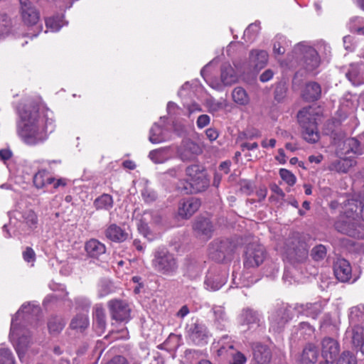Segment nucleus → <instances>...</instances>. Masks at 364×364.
I'll return each instance as SVG.
<instances>
[{"label": "nucleus", "mask_w": 364, "mask_h": 364, "mask_svg": "<svg viewBox=\"0 0 364 364\" xmlns=\"http://www.w3.org/2000/svg\"><path fill=\"white\" fill-rule=\"evenodd\" d=\"M18 114V134L28 145H36L44 141L48 137V133L54 131L53 112L39 105L28 103L22 107H19Z\"/></svg>", "instance_id": "f257e3e1"}, {"label": "nucleus", "mask_w": 364, "mask_h": 364, "mask_svg": "<svg viewBox=\"0 0 364 364\" xmlns=\"http://www.w3.org/2000/svg\"><path fill=\"white\" fill-rule=\"evenodd\" d=\"M40 307L31 304H23L11 319L10 339L13 342L19 359L22 361L26 355L35 354L33 339L29 330L21 324V320H27L30 315L38 314Z\"/></svg>", "instance_id": "f03ea898"}, {"label": "nucleus", "mask_w": 364, "mask_h": 364, "mask_svg": "<svg viewBox=\"0 0 364 364\" xmlns=\"http://www.w3.org/2000/svg\"><path fill=\"white\" fill-rule=\"evenodd\" d=\"M317 113L312 107H304L297 114L299 124L302 127L303 137L309 143H316L319 139L316 127Z\"/></svg>", "instance_id": "7ed1b4c3"}, {"label": "nucleus", "mask_w": 364, "mask_h": 364, "mask_svg": "<svg viewBox=\"0 0 364 364\" xmlns=\"http://www.w3.org/2000/svg\"><path fill=\"white\" fill-rule=\"evenodd\" d=\"M151 265L156 272L165 276L175 275L178 269L177 258L164 248L154 252Z\"/></svg>", "instance_id": "20e7f679"}, {"label": "nucleus", "mask_w": 364, "mask_h": 364, "mask_svg": "<svg viewBox=\"0 0 364 364\" xmlns=\"http://www.w3.org/2000/svg\"><path fill=\"white\" fill-rule=\"evenodd\" d=\"M238 247V242L232 239H215L209 246V255L216 262L230 259Z\"/></svg>", "instance_id": "39448f33"}, {"label": "nucleus", "mask_w": 364, "mask_h": 364, "mask_svg": "<svg viewBox=\"0 0 364 364\" xmlns=\"http://www.w3.org/2000/svg\"><path fill=\"white\" fill-rule=\"evenodd\" d=\"M188 339L197 346H203L208 343L210 332L206 326L201 321H192L186 326Z\"/></svg>", "instance_id": "423d86ee"}, {"label": "nucleus", "mask_w": 364, "mask_h": 364, "mask_svg": "<svg viewBox=\"0 0 364 364\" xmlns=\"http://www.w3.org/2000/svg\"><path fill=\"white\" fill-rule=\"evenodd\" d=\"M266 257L264 247L258 243L249 244L245 249L243 264L246 268L259 267Z\"/></svg>", "instance_id": "0eeeda50"}, {"label": "nucleus", "mask_w": 364, "mask_h": 364, "mask_svg": "<svg viewBox=\"0 0 364 364\" xmlns=\"http://www.w3.org/2000/svg\"><path fill=\"white\" fill-rule=\"evenodd\" d=\"M107 306L112 319L119 322L129 320L131 309L125 301L113 299L108 302Z\"/></svg>", "instance_id": "6e6552de"}, {"label": "nucleus", "mask_w": 364, "mask_h": 364, "mask_svg": "<svg viewBox=\"0 0 364 364\" xmlns=\"http://www.w3.org/2000/svg\"><path fill=\"white\" fill-rule=\"evenodd\" d=\"M20 14L24 24L28 26H35L40 19L38 9L29 0H19Z\"/></svg>", "instance_id": "1a4fd4ad"}, {"label": "nucleus", "mask_w": 364, "mask_h": 364, "mask_svg": "<svg viewBox=\"0 0 364 364\" xmlns=\"http://www.w3.org/2000/svg\"><path fill=\"white\" fill-rule=\"evenodd\" d=\"M295 52H301L304 55V68L308 72H311L318 67L320 59L316 50L312 47L299 44L295 48Z\"/></svg>", "instance_id": "9d476101"}, {"label": "nucleus", "mask_w": 364, "mask_h": 364, "mask_svg": "<svg viewBox=\"0 0 364 364\" xmlns=\"http://www.w3.org/2000/svg\"><path fill=\"white\" fill-rule=\"evenodd\" d=\"M287 246L286 254L290 259L301 262L306 258L308 250L306 243L293 238L288 240Z\"/></svg>", "instance_id": "9b49d317"}, {"label": "nucleus", "mask_w": 364, "mask_h": 364, "mask_svg": "<svg viewBox=\"0 0 364 364\" xmlns=\"http://www.w3.org/2000/svg\"><path fill=\"white\" fill-rule=\"evenodd\" d=\"M237 79L234 68L229 63H225L220 68V82L217 81L210 82V85L217 90H220L223 85H230L235 82Z\"/></svg>", "instance_id": "f8f14e48"}, {"label": "nucleus", "mask_w": 364, "mask_h": 364, "mask_svg": "<svg viewBox=\"0 0 364 364\" xmlns=\"http://www.w3.org/2000/svg\"><path fill=\"white\" fill-rule=\"evenodd\" d=\"M321 350L322 357L332 363L341 350L340 344L335 338L325 337L321 342Z\"/></svg>", "instance_id": "ddd939ff"}, {"label": "nucleus", "mask_w": 364, "mask_h": 364, "mask_svg": "<svg viewBox=\"0 0 364 364\" xmlns=\"http://www.w3.org/2000/svg\"><path fill=\"white\" fill-rule=\"evenodd\" d=\"M200 152L198 144L191 140L183 141L177 150L178 156L183 161L193 160Z\"/></svg>", "instance_id": "4468645a"}, {"label": "nucleus", "mask_w": 364, "mask_h": 364, "mask_svg": "<svg viewBox=\"0 0 364 364\" xmlns=\"http://www.w3.org/2000/svg\"><path fill=\"white\" fill-rule=\"evenodd\" d=\"M325 305L326 303L321 301H318L314 303H307L306 304H296L294 309L298 314L304 315L312 318H316L323 311Z\"/></svg>", "instance_id": "2eb2a0df"}, {"label": "nucleus", "mask_w": 364, "mask_h": 364, "mask_svg": "<svg viewBox=\"0 0 364 364\" xmlns=\"http://www.w3.org/2000/svg\"><path fill=\"white\" fill-rule=\"evenodd\" d=\"M291 318L290 307L284 306L272 314L269 318L271 324L270 328H272L274 331H278Z\"/></svg>", "instance_id": "dca6fc26"}, {"label": "nucleus", "mask_w": 364, "mask_h": 364, "mask_svg": "<svg viewBox=\"0 0 364 364\" xmlns=\"http://www.w3.org/2000/svg\"><path fill=\"white\" fill-rule=\"evenodd\" d=\"M200 201L196 198L181 200L178 203V214L182 218H191L200 208Z\"/></svg>", "instance_id": "f3484780"}, {"label": "nucleus", "mask_w": 364, "mask_h": 364, "mask_svg": "<svg viewBox=\"0 0 364 364\" xmlns=\"http://www.w3.org/2000/svg\"><path fill=\"white\" fill-rule=\"evenodd\" d=\"M85 250L87 256L93 259L100 260L106 254L105 245L97 239H90L87 241Z\"/></svg>", "instance_id": "a211bd4d"}, {"label": "nucleus", "mask_w": 364, "mask_h": 364, "mask_svg": "<svg viewBox=\"0 0 364 364\" xmlns=\"http://www.w3.org/2000/svg\"><path fill=\"white\" fill-rule=\"evenodd\" d=\"M253 359L257 364H269L272 359V351L269 346L259 343L252 346Z\"/></svg>", "instance_id": "6ab92c4d"}, {"label": "nucleus", "mask_w": 364, "mask_h": 364, "mask_svg": "<svg viewBox=\"0 0 364 364\" xmlns=\"http://www.w3.org/2000/svg\"><path fill=\"white\" fill-rule=\"evenodd\" d=\"M333 272L336 277L342 282H348L351 277V267L345 259H338L333 265Z\"/></svg>", "instance_id": "aec40b11"}, {"label": "nucleus", "mask_w": 364, "mask_h": 364, "mask_svg": "<svg viewBox=\"0 0 364 364\" xmlns=\"http://www.w3.org/2000/svg\"><path fill=\"white\" fill-rule=\"evenodd\" d=\"M193 230L196 233L203 239L208 240L213 234V226L208 218H197L193 224Z\"/></svg>", "instance_id": "412c9836"}, {"label": "nucleus", "mask_w": 364, "mask_h": 364, "mask_svg": "<svg viewBox=\"0 0 364 364\" xmlns=\"http://www.w3.org/2000/svg\"><path fill=\"white\" fill-rule=\"evenodd\" d=\"M173 151L171 146H165L152 150L149 154V159L155 164H163L173 157Z\"/></svg>", "instance_id": "4be33fe9"}, {"label": "nucleus", "mask_w": 364, "mask_h": 364, "mask_svg": "<svg viewBox=\"0 0 364 364\" xmlns=\"http://www.w3.org/2000/svg\"><path fill=\"white\" fill-rule=\"evenodd\" d=\"M168 139V131L159 123H154L149 131V141L152 144H159Z\"/></svg>", "instance_id": "5701e85b"}, {"label": "nucleus", "mask_w": 364, "mask_h": 364, "mask_svg": "<svg viewBox=\"0 0 364 364\" xmlns=\"http://www.w3.org/2000/svg\"><path fill=\"white\" fill-rule=\"evenodd\" d=\"M94 325L97 333H102L106 328V314L102 305H96L93 312Z\"/></svg>", "instance_id": "b1692460"}, {"label": "nucleus", "mask_w": 364, "mask_h": 364, "mask_svg": "<svg viewBox=\"0 0 364 364\" xmlns=\"http://www.w3.org/2000/svg\"><path fill=\"white\" fill-rule=\"evenodd\" d=\"M105 235L110 240L117 242H124L129 237V233L115 224L107 228Z\"/></svg>", "instance_id": "393cba45"}, {"label": "nucleus", "mask_w": 364, "mask_h": 364, "mask_svg": "<svg viewBox=\"0 0 364 364\" xmlns=\"http://www.w3.org/2000/svg\"><path fill=\"white\" fill-rule=\"evenodd\" d=\"M343 208L348 215L353 213L359 216L363 213L364 203L363 201L358 200L357 198H351L343 203Z\"/></svg>", "instance_id": "a878e982"}, {"label": "nucleus", "mask_w": 364, "mask_h": 364, "mask_svg": "<svg viewBox=\"0 0 364 364\" xmlns=\"http://www.w3.org/2000/svg\"><path fill=\"white\" fill-rule=\"evenodd\" d=\"M226 275H215L209 274L204 282L205 287L210 291H216L220 289L226 282Z\"/></svg>", "instance_id": "bb28decb"}, {"label": "nucleus", "mask_w": 364, "mask_h": 364, "mask_svg": "<svg viewBox=\"0 0 364 364\" xmlns=\"http://www.w3.org/2000/svg\"><path fill=\"white\" fill-rule=\"evenodd\" d=\"M241 323L247 326H259L262 321L261 315L256 311L250 309H245L240 316Z\"/></svg>", "instance_id": "cd10ccee"}, {"label": "nucleus", "mask_w": 364, "mask_h": 364, "mask_svg": "<svg viewBox=\"0 0 364 364\" xmlns=\"http://www.w3.org/2000/svg\"><path fill=\"white\" fill-rule=\"evenodd\" d=\"M318 358V351L314 345L309 344L303 350L299 364H314Z\"/></svg>", "instance_id": "c85d7f7f"}, {"label": "nucleus", "mask_w": 364, "mask_h": 364, "mask_svg": "<svg viewBox=\"0 0 364 364\" xmlns=\"http://www.w3.org/2000/svg\"><path fill=\"white\" fill-rule=\"evenodd\" d=\"M363 331L364 329L362 326L355 325L352 329L346 332V338H350L352 344L355 347H360L361 349V346L364 341Z\"/></svg>", "instance_id": "c756f323"}, {"label": "nucleus", "mask_w": 364, "mask_h": 364, "mask_svg": "<svg viewBox=\"0 0 364 364\" xmlns=\"http://www.w3.org/2000/svg\"><path fill=\"white\" fill-rule=\"evenodd\" d=\"M268 61V53L265 50H252L250 55V62L256 69L263 68Z\"/></svg>", "instance_id": "7c9ffc66"}, {"label": "nucleus", "mask_w": 364, "mask_h": 364, "mask_svg": "<svg viewBox=\"0 0 364 364\" xmlns=\"http://www.w3.org/2000/svg\"><path fill=\"white\" fill-rule=\"evenodd\" d=\"M321 94V87L320 85L316 82H310L307 83L303 91V97L308 101L317 100Z\"/></svg>", "instance_id": "2f4dec72"}, {"label": "nucleus", "mask_w": 364, "mask_h": 364, "mask_svg": "<svg viewBox=\"0 0 364 364\" xmlns=\"http://www.w3.org/2000/svg\"><path fill=\"white\" fill-rule=\"evenodd\" d=\"M350 215H347L346 220H340L335 224L336 229L347 235L350 236V232H352L355 229V220L354 218L350 219Z\"/></svg>", "instance_id": "473e14b6"}, {"label": "nucleus", "mask_w": 364, "mask_h": 364, "mask_svg": "<svg viewBox=\"0 0 364 364\" xmlns=\"http://www.w3.org/2000/svg\"><path fill=\"white\" fill-rule=\"evenodd\" d=\"M350 215H347L346 220H340L335 224L336 229L347 235L350 236V232H352L355 229V220L354 218L350 219Z\"/></svg>", "instance_id": "72a5a7b5"}, {"label": "nucleus", "mask_w": 364, "mask_h": 364, "mask_svg": "<svg viewBox=\"0 0 364 364\" xmlns=\"http://www.w3.org/2000/svg\"><path fill=\"white\" fill-rule=\"evenodd\" d=\"M233 101L239 105H246L250 102V97L245 89L236 87L232 92Z\"/></svg>", "instance_id": "f704fd0d"}, {"label": "nucleus", "mask_w": 364, "mask_h": 364, "mask_svg": "<svg viewBox=\"0 0 364 364\" xmlns=\"http://www.w3.org/2000/svg\"><path fill=\"white\" fill-rule=\"evenodd\" d=\"M113 198L109 195L104 193L97 198L94 201V205L97 210H109L113 206Z\"/></svg>", "instance_id": "c9c22d12"}, {"label": "nucleus", "mask_w": 364, "mask_h": 364, "mask_svg": "<svg viewBox=\"0 0 364 364\" xmlns=\"http://www.w3.org/2000/svg\"><path fill=\"white\" fill-rule=\"evenodd\" d=\"M213 311L215 316V323L218 328L223 329L228 323L224 308L220 306H215L213 308Z\"/></svg>", "instance_id": "e433bc0d"}, {"label": "nucleus", "mask_w": 364, "mask_h": 364, "mask_svg": "<svg viewBox=\"0 0 364 364\" xmlns=\"http://www.w3.org/2000/svg\"><path fill=\"white\" fill-rule=\"evenodd\" d=\"M194 192H201L205 191L209 186V180L207 178L205 171L203 173H199L196 178L191 181Z\"/></svg>", "instance_id": "4c0bfd02"}, {"label": "nucleus", "mask_w": 364, "mask_h": 364, "mask_svg": "<svg viewBox=\"0 0 364 364\" xmlns=\"http://www.w3.org/2000/svg\"><path fill=\"white\" fill-rule=\"evenodd\" d=\"M260 30L259 23H254L249 25L244 32V38L247 42H252L257 38Z\"/></svg>", "instance_id": "58836bf2"}, {"label": "nucleus", "mask_w": 364, "mask_h": 364, "mask_svg": "<svg viewBox=\"0 0 364 364\" xmlns=\"http://www.w3.org/2000/svg\"><path fill=\"white\" fill-rule=\"evenodd\" d=\"M89 324L88 317L86 314H79L73 318L70 323V327L73 329L83 330Z\"/></svg>", "instance_id": "ea45409f"}, {"label": "nucleus", "mask_w": 364, "mask_h": 364, "mask_svg": "<svg viewBox=\"0 0 364 364\" xmlns=\"http://www.w3.org/2000/svg\"><path fill=\"white\" fill-rule=\"evenodd\" d=\"M65 325V321L60 317H52L48 323V328L50 333H60Z\"/></svg>", "instance_id": "a19ab883"}, {"label": "nucleus", "mask_w": 364, "mask_h": 364, "mask_svg": "<svg viewBox=\"0 0 364 364\" xmlns=\"http://www.w3.org/2000/svg\"><path fill=\"white\" fill-rule=\"evenodd\" d=\"M50 177L46 170L42 169L38 171L33 178V184L37 188H42L49 183H47L46 179Z\"/></svg>", "instance_id": "79ce46f5"}, {"label": "nucleus", "mask_w": 364, "mask_h": 364, "mask_svg": "<svg viewBox=\"0 0 364 364\" xmlns=\"http://www.w3.org/2000/svg\"><path fill=\"white\" fill-rule=\"evenodd\" d=\"M344 146L346 147V154L353 153L355 154H361L360 144L355 138H349L344 141Z\"/></svg>", "instance_id": "37998d69"}, {"label": "nucleus", "mask_w": 364, "mask_h": 364, "mask_svg": "<svg viewBox=\"0 0 364 364\" xmlns=\"http://www.w3.org/2000/svg\"><path fill=\"white\" fill-rule=\"evenodd\" d=\"M23 223H25L30 230H33L36 228L38 223V218L36 213L31 210H26L23 214Z\"/></svg>", "instance_id": "c03bdc74"}, {"label": "nucleus", "mask_w": 364, "mask_h": 364, "mask_svg": "<svg viewBox=\"0 0 364 364\" xmlns=\"http://www.w3.org/2000/svg\"><path fill=\"white\" fill-rule=\"evenodd\" d=\"M46 26L52 32L58 31L63 27L62 17H50L46 19Z\"/></svg>", "instance_id": "a18cd8bd"}, {"label": "nucleus", "mask_w": 364, "mask_h": 364, "mask_svg": "<svg viewBox=\"0 0 364 364\" xmlns=\"http://www.w3.org/2000/svg\"><path fill=\"white\" fill-rule=\"evenodd\" d=\"M206 106L209 112L215 113L225 108L226 103L225 100L222 102L211 98L206 101Z\"/></svg>", "instance_id": "49530a36"}, {"label": "nucleus", "mask_w": 364, "mask_h": 364, "mask_svg": "<svg viewBox=\"0 0 364 364\" xmlns=\"http://www.w3.org/2000/svg\"><path fill=\"white\" fill-rule=\"evenodd\" d=\"M11 21L5 15L0 14V39L7 36L10 32Z\"/></svg>", "instance_id": "de8ad7c7"}, {"label": "nucleus", "mask_w": 364, "mask_h": 364, "mask_svg": "<svg viewBox=\"0 0 364 364\" xmlns=\"http://www.w3.org/2000/svg\"><path fill=\"white\" fill-rule=\"evenodd\" d=\"M0 364H15L12 352L8 348H0Z\"/></svg>", "instance_id": "09e8293b"}, {"label": "nucleus", "mask_w": 364, "mask_h": 364, "mask_svg": "<svg viewBox=\"0 0 364 364\" xmlns=\"http://www.w3.org/2000/svg\"><path fill=\"white\" fill-rule=\"evenodd\" d=\"M336 364H357L355 356L350 351H343Z\"/></svg>", "instance_id": "8fccbe9b"}, {"label": "nucleus", "mask_w": 364, "mask_h": 364, "mask_svg": "<svg viewBox=\"0 0 364 364\" xmlns=\"http://www.w3.org/2000/svg\"><path fill=\"white\" fill-rule=\"evenodd\" d=\"M176 189L183 194L194 193V189L191 181L181 180L176 184Z\"/></svg>", "instance_id": "3c124183"}, {"label": "nucleus", "mask_w": 364, "mask_h": 364, "mask_svg": "<svg viewBox=\"0 0 364 364\" xmlns=\"http://www.w3.org/2000/svg\"><path fill=\"white\" fill-rule=\"evenodd\" d=\"M205 171L201 166L196 164L189 166L186 169V175L189 177L191 181L194 179V178L199 176V173H203Z\"/></svg>", "instance_id": "603ef678"}, {"label": "nucleus", "mask_w": 364, "mask_h": 364, "mask_svg": "<svg viewBox=\"0 0 364 364\" xmlns=\"http://www.w3.org/2000/svg\"><path fill=\"white\" fill-rule=\"evenodd\" d=\"M326 255V249L325 246L322 245L314 247L311 250V257L314 260L319 261Z\"/></svg>", "instance_id": "864d4df0"}, {"label": "nucleus", "mask_w": 364, "mask_h": 364, "mask_svg": "<svg viewBox=\"0 0 364 364\" xmlns=\"http://www.w3.org/2000/svg\"><path fill=\"white\" fill-rule=\"evenodd\" d=\"M363 312L358 307L350 309L349 314V320L350 323L357 325L356 323L363 318Z\"/></svg>", "instance_id": "5fc2aeb1"}, {"label": "nucleus", "mask_w": 364, "mask_h": 364, "mask_svg": "<svg viewBox=\"0 0 364 364\" xmlns=\"http://www.w3.org/2000/svg\"><path fill=\"white\" fill-rule=\"evenodd\" d=\"M279 175L282 180H284L289 186H293L296 183V178L295 176L291 172L285 168L280 169Z\"/></svg>", "instance_id": "6e6d98bb"}, {"label": "nucleus", "mask_w": 364, "mask_h": 364, "mask_svg": "<svg viewBox=\"0 0 364 364\" xmlns=\"http://www.w3.org/2000/svg\"><path fill=\"white\" fill-rule=\"evenodd\" d=\"M358 75L359 70L358 66L356 65H351L350 70L346 73V77L353 84L355 85L358 82Z\"/></svg>", "instance_id": "4d7b16f0"}, {"label": "nucleus", "mask_w": 364, "mask_h": 364, "mask_svg": "<svg viewBox=\"0 0 364 364\" xmlns=\"http://www.w3.org/2000/svg\"><path fill=\"white\" fill-rule=\"evenodd\" d=\"M350 236L358 239H364V224L355 221V229L350 232Z\"/></svg>", "instance_id": "13d9d810"}, {"label": "nucleus", "mask_w": 364, "mask_h": 364, "mask_svg": "<svg viewBox=\"0 0 364 364\" xmlns=\"http://www.w3.org/2000/svg\"><path fill=\"white\" fill-rule=\"evenodd\" d=\"M141 196L145 202L151 203L156 199V193L147 188H145L141 191Z\"/></svg>", "instance_id": "bf43d9fd"}, {"label": "nucleus", "mask_w": 364, "mask_h": 364, "mask_svg": "<svg viewBox=\"0 0 364 364\" xmlns=\"http://www.w3.org/2000/svg\"><path fill=\"white\" fill-rule=\"evenodd\" d=\"M271 191L277 195V197L272 196L269 198L271 200H277V202H279V200L284 199L285 193L277 185L274 184L271 186Z\"/></svg>", "instance_id": "052dcab7"}, {"label": "nucleus", "mask_w": 364, "mask_h": 364, "mask_svg": "<svg viewBox=\"0 0 364 364\" xmlns=\"http://www.w3.org/2000/svg\"><path fill=\"white\" fill-rule=\"evenodd\" d=\"M347 162L346 159L336 160L331 165V168L336 170L338 172H346L347 170L345 167V164Z\"/></svg>", "instance_id": "680f3d73"}, {"label": "nucleus", "mask_w": 364, "mask_h": 364, "mask_svg": "<svg viewBox=\"0 0 364 364\" xmlns=\"http://www.w3.org/2000/svg\"><path fill=\"white\" fill-rule=\"evenodd\" d=\"M46 181L49 184H53V188L57 189L60 186H65L67 184L66 179L65 178H58L55 179V178L50 176L48 177Z\"/></svg>", "instance_id": "e2e57ef3"}, {"label": "nucleus", "mask_w": 364, "mask_h": 364, "mask_svg": "<svg viewBox=\"0 0 364 364\" xmlns=\"http://www.w3.org/2000/svg\"><path fill=\"white\" fill-rule=\"evenodd\" d=\"M23 259L27 262H33L36 259V254L31 247H26L23 252Z\"/></svg>", "instance_id": "0e129e2a"}, {"label": "nucleus", "mask_w": 364, "mask_h": 364, "mask_svg": "<svg viewBox=\"0 0 364 364\" xmlns=\"http://www.w3.org/2000/svg\"><path fill=\"white\" fill-rule=\"evenodd\" d=\"M210 118L208 114L200 115L196 121L197 127L199 129H203L210 124Z\"/></svg>", "instance_id": "69168bd1"}, {"label": "nucleus", "mask_w": 364, "mask_h": 364, "mask_svg": "<svg viewBox=\"0 0 364 364\" xmlns=\"http://www.w3.org/2000/svg\"><path fill=\"white\" fill-rule=\"evenodd\" d=\"M188 276L191 279H195L201 274V269L199 267L191 265L187 270Z\"/></svg>", "instance_id": "338daca9"}, {"label": "nucleus", "mask_w": 364, "mask_h": 364, "mask_svg": "<svg viewBox=\"0 0 364 364\" xmlns=\"http://www.w3.org/2000/svg\"><path fill=\"white\" fill-rule=\"evenodd\" d=\"M246 363L245 356L238 352L233 355L232 364H245Z\"/></svg>", "instance_id": "774afa93"}]
</instances>
